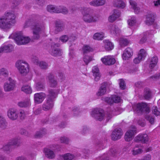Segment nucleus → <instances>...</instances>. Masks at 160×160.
Instances as JSON below:
<instances>
[{"label":"nucleus","instance_id":"f257e3e1","mask_svg":"<svg viewBox=\"0 0 160 160\" xmlns=\"http://www.w3.org/2000/svg\"><path fill=\"white\" fill-rule=\"evenodd\" d=\"M90 9L86 8H82L80 9L82 14V19L86 23H91L97 21L98 18L96 16H93L89 13Z\"/></svg>","mask_w":160,"mask_h":160},{"label":"nucleus","instance_id":"f03ea898","mask_svg":"<svg viewBox=\"0 0 160 160\" xmlns=\"http://www.w3.org/2000/svg\"><path fill=\"white\" fill-rule=\"evenodd\" d=\"M31 25H32L31 28L33 29V38L34 39H38L39 38V34L44 28L41 27L38 24L36 25L33 23L31 20L27 21L25 23L24 27L25 28H27Z\"/></svg>","mask_w":160,"mask_h":160},{"label":"nucleus","instance_id":"7ed1b4c3","mask_svg":"<svg viewBox=\"0 0 160 160\" xmlns=\"http://www.w3.org/2000/svg\"><path fill=\"white\" fill-rule=\"evenodd\" d=\"M11 37L15 40L16 43L18 45L26 44L31 41L30 39L28 37L24 36L22 32L12 33L11 35Z\"/></svg>","mask_w":160,"mask_h":160},{"label":"nucleus","instance_id":"20e7f679","mask_svg":"<svg viewBox=\"0 0 160 160\" xmlns=\"http://www.w3.org/2000/svg\"><path fill=\"white\" fill-rule=\"evenodd\" d=\"M58 92L52 89L49 90L48 98L43 106V109L44 110H48L52 108L53 106L52 100L56 97Z\"/></svg>","mask_w":160,"mask_h":160},{"label":"nucleus","instance_id":"39448f33","mask_svg":"<svg viewBox=\"0 0 160 160\" xmlns=\"http://www.w3.org/2000/svg\"><path fill=\"white\" fill-rule=\"evenodd\" d=\"M10 28V12L5 13L4 16L0 18V28L7 30Z\"/></svg>","mask_w":160,"mask_h":160},{"label":"nucleus","instance_id":"423d86ee","mask_svg":"<svg viewBox=\"0 0 160 160\" xmlns=\"http://www.w3.org/2000/svg\"><path fill=\"white\" fill-rule=\"evenodd\" d=\"M15 66L21 74H26L29 71V65L24 61L20 60L17 61L16 63Z\"/></svg>","mask_w":160,"mask_h":160},{"label":"nucleus","instance_id":"0eeeda50","mask_svg":"<svg viewBox=\"0 0 160 160\" xmlns=\"http://www.w3.org/2000/svg\"><path fill=\"white\" fill-rule=\"evenodd\" d=\"M136 133V128L134 126H132L126 132L125 135V139L127 141L131 140Z\"/></svg>","mask_w":160,"mask_h":160},{"label":"nucleus","instance_id":"6e6552de","mask_svg":"<svg viewBox=\"0 0 160 160\" xmlns=\"http://www.w3.org/2000/svg\"><path fill=\"white\" fill-rule=\"evenodd\" d=\"M91 115L96 119L101 121L103 118L104 112L102 109L96 108L92 112Z\"/></svg>","mask_w":160,"mask_h":160},{"label":"nucleus","instance_id":"1a4fd4ad","mask_svg":"<svg viewBox=\"0 0 160 160\" xmlns=\"http://www.w3.org/2000/svg\"><path fill=\"white\" fill-rule=\"evenodd\" d=\"M108 30L110 34L114 37H118L121 35L120 29L116 25H112L108 27Z\"/></svg>","mask_w":160,"mask_h":160},{"label":"nucleus","instance_id":"9d476101","mask_svg":"<svg viewBox=\"0 0 160 160\" xmlns=\"http://www.w3.org/2000/svg\"><path fill=\"white\" fill-rule=\"evenodd\" d=\"M103 63L106 65H110L113 64L116 62V60L113 56L108 55L104 56L101 59Z\"/></svg>","mask_w":160,"mask_h":160},{"label":"nucleus","instance_id":"9b49d317","mask_svg":"<svg viewBox=\"0 0 160 160\" xmlns=\"http://www.w3.org/2000/svg\"><path fill=\"white\" fill-rule=\"evenodd\" d=\"M146 56V51L144 49H141L138 53V57L133 60V62L135 64L139 63L141 61L144 59Z\"/></svg>","mask_w":160,"mask_h":160},{"label":"nucleus","instance_id":"f8f14e48","mask_svg":"<svg viewBox=\"0 0 160 160\" xmlns=\"http://www.w3.org/2000/svg\"><path fill=\"white\" fill-rule=\"evenodd\" d=\"M121 99L120 98L116 95H113L111 97H107L105 98L106 102L109 104H112L113 103H118L121 102Z\"/></svg>","mask_w":160,"mask_h":160},{"label":"nucleus","instance_id":"ddd939ff","mask_svg":"<svg viewBox=\"0 0 160 160\" xmlns=\"http://www.w3.org/2000/svg\"><path fill=\"white\" fill-rule=\"evenodd\" d=\"M136 107L137 110L140 112H148L150 111L149 107L144 103H138L136 104Z\"/></svg>","mask_w":160,"mask_h":160},{"label":"nucleus","instance_id":"4468645a","mask_svg":"<svg viewBox=\"0 0 160 160\" xmlns=\"http://www.w3.org/2000/svg\"><path fill=\"white\" fill-rule=\"evenodd\" d=\"M122 131L120 128L115 129L112 132L111 137L113 140H117L120 139L122 135Z\"/></svg>","mask_w":160,"mask_h":160},{"label":"nucleus","instance_id":"2eb2a0df","mask_svg":"<svg viewBox=\"0 0 160 160\" xmlns=\"http://www.w3.org/2000/svg\"><path fill=\"white\" fill-rule=\"evenodd\" d=\"M148 138L147 134H140L136 137L134 141L136 142H141L144 143H146L148 142Z\"/></svg>","mask_w":160,"mask_h":160},{"label":"nucleus","instance_id":"dca6fc26","mask_svg":"<svg viewBox=\"0 0 160 160\" xmlns=\"http://www.w3.org/2000/svg\"><path fill=\"white\" fill-rule=\"evenodd\" d=\"M53 45V43L52 44L50 53L54 56H58L61 55V51L58 48H56V47H58V45L54 44L55 46H54Z\"/></svg>","mask_w":160,"mask_h":160},{"label":"nucleus","instance_id":"f3484780","mask_svg":"<svg viewBox=\"0 0 160 160\" xmlns=\"http://www.w3.org/2000/svg\"><path fill=\"white\" fill-rule=\"evenodd\" d=\"M132 55L133 51L132 49L130 48H128L125 50L122 55V58L124 60H128Z\"/></svg>","mask_w":160,"mask_h":160},{"label":"nucleus","instance_id":"a211bd4d","mask_svg":"<svg viewBox=\"0 0 160 160\" xmlns=\"http://www.w3.org/2000/svg\"><path fill=\"white\" fill-rule=\"evenodd\" d=\"M45 96V94L42 92L36 93L34 97L35 101L37 103H40L43 100Z\"/></svg>","mask_w":160,"mask_h":160},{"label":"nucleus","instance_id":"6ab92c4d","mask_svg":"<svg viewBox=\"0 0 160 160\" xmlns=\"http://www.w3.org/2000/svg\"><path fill=\"white\" fill-rule=\"evenodd\" d=\"M156 33V32L155 31L151 30L148 31H147L144 33L143 36L142 38L141 39L140 41V43H143L146 41V36L150 37L154 33Z\"/></svg>","mask_w":160,"mask_h":160},{"label":"nucleus","instance_id":"aec40b11","mask_svg":"<svg viewBox=\"0 0 160 160\" xmlns=\"http://www.w3.org/2000/svg\"><path fill=\"white\" fill-rule=\"evenodd\" d=\"M120 15V13L119 11L117 10H114L112 14L108 18V20L110 22H114L116 18H118Z\"/></svg>","mask_w":160,"mask_h":160},{"label":"nucleus","instance_id":"412c9836","mask_svg":"<svg viewBox=\"0 0 160 160\" xmlns=\"http://www.w3.org/2000/svg\"><path fill=\"white\" fill-rule=\"evenodd\" d=\"M154 16L152 13L148 14L146 16V20L145 21L146 24L148 25L152 24L154 23Z\"/></svg>","mask_w":160,"mask_h":160},{"label":"nucleus","instance_id":"4be33fe9","mask_svg":"<svg viewBox=\"0 0 160 160\" xmlns=\"http://www.w3.org/2000/svg\"><path fill=\"white\" fill-rule=\"evenodd\" d=\"M105 3V0H92L89 3L91 6L98 7L103 5Z\"/></svg>","mask_w":160,"mask_h":160},{"label":"nucleus","instance_id":"5701e85b","mask_svg":"<svg viewBox=\"0 0 160 160\" xmlns=\"http://www.w3.org/2000/svg\"><path fill=\"white\" fill-rule=\"evenodd\" d=\"M130 7L134 11L136 14L140 12V8L138 7L137 3L134 0H130L129 1Z\"/></svg>","mask_w":160,"mask_h":160},{"label":"nucleus","instance_id":"b1692460","mask_svg":"<svg viewBox=\"0 0 160 160\" xmlns=\"http://www.w3.org/2000/svg\"><path fill=\"white\" fill-rule=\"evenodd\" d=\"M104 44V48L107 51L112 50L114 48L113 44L108 40H105L103 41Z\"/></svg>","mask_w":160,"mask_h":160},{"label":"nucleus","instance_id":"393cba45","mask_svg":"<svg viewBox=\"0 0 160 160\" xmlns=\"http://www.w3.org/2000/svg\"><path fill=\"white\" fill-rule=\"evenodd\" d=\"M53 78L54 76L52 74H50L48 76L49 84L50 87H54L57 85V81L54 79Z\"/></svg>","mask_w":160,"mask_h":160},{"label":"nucleus","instance_id":"a878e982","mask_svg":"<svg viewBox=\"0 0 160 160\" xmlns=\"http://www.w3.org/2000/svg\"><path fill=\"white\" fill-rule=\"evenodd\" d=\"M92 72L93 76L94 77V80L95 81H98L100 77V75L99 72L98 68L96 66L93 67L92 69Z\"/></svg>","mask_w":160,"mask_h":160},{"label":"nucleus","instance_id":"bb28decb","mask_svg":"<svg viewBox=\"0 0 160 160\" xmlns=\"http://www.w3.org/2000/svg\"><path fill=\"white\" fill-rule=\"evenodd\" d=\"M140 146L139 144H135V146L131 150L132 154L133 155H136L141 153L142 150L141 148H139Z\"/></svg>","mask_w":160,"mask_h":160},{"label":"nucleus","instance_id":"cd10ccee","mask_svg":"<svg viewBox=\"0 0 160 160\" xmlns=\"http://www.w3.org/2000/svg\"><path fill=\"white\" fill-rule=\"evenodd\" d=\"M44 152L46 156L48 158H52L55 156L53 152L49 149L45 148L44 150Z\"/></svg>","mask_w":160,"mask_h":160},{"label":"nucleus","instance_id":"c85d7f7f","mask_svg":"<svg viewBox=\"0 0 160 160\" xmlns=\"http://www.w3.org/2000/svg\"><path fill=\"white\" fill-rule=\"evenodd\" d=\"M106 92V84L105 83H103L100 87L97 94L98 96H101L104 94Z\"/></svg>","mask_w":160,"mask_h":160},{"label":"nucleus","instance_id":"c756f323","mask_svg":"<svg viewBox=\"0 0 160 160\" xmlns=\"http://www.w3.org/2000/svg\"><path fill=\"white\" fill-rule=\"evenodd\" d=\"M34 62L36 64L39 65L42 69H46L48 68V65L46 62L43 61L40 62L38 59H36L35 60Z\"/></svg>","mask_w":160,"mask_h":160},{"label":"nucleus","instance_id":"7c9ffc66","mask_svg":"<svg viewBox=\"0 0 160 160\" xmlns=\"http://www.w3.org/2000/svg\"><path fill=\"white\" fill-rule=\"evenodd\" d=\"M8 123L5 119L0 114V127L2 129H5L7 127Z\"/></svg>","mask_w":160,"mask_h":160},{"label":"nucleus","instance_id":"2f4dec72","mask_svg":"<svg viewBox=\"0 0 160 160\" xmlns=\"http://www.w3.org/2000/svg\"><path fill=\"white\" fill-rule=\"evenodd\" d=\"M115 7L124 8L126 6V3L122 0L115 1L113 3Z\"/></svg>","mask_w":160,"mask_h":160},{"label":"nucleus","instance_id":"473e14b6","mask_svg":"<svg viewBox=\"0 0 160 160\" xmlns=\"http://www.w3.org/2000/svg\"><path fill=\"white\" fill-rule=\"evenodd\" d=\"M104 36V34L103 32H97L94 34L93 38L95 40H100L102 39Z\"/></svg>","mask_w":160,"mask_h":160},{"label":"nucleus","instance_id":"72a5a7b5","mask_svg":"<svg viewBox=\"0 0 160 160\" xmlns=\"http://www.w3.org/2000/svg\"><path fill=\"white\" fill-rule=\"evenodd\" d=\"M158 58L157 57H154L150 60L149 67L151 68H153L156 65L158 62Z\"/></svg>","mask_w":160,"mask_h":160},{"label":"nucleus","instance_id":"f704fd0d","mask_svg":"<svg viewBox=\"0 0 160 160\" xmlns=\"http://www.w3.org/2000/svg\"><path fill=\"white\" fill-rule=\"evenodd\" d=\"M18 112L16 109H11V119H16L18 117Z\"/></svg>","mask_w":160,"mask_h":160},{"label":"nucleus","instance_id":"c9c22d12","mask_svg":"<svg viewBox=\"0 0 160 160\" xmlns=\"http://www.w3.org/2000/svg\"><path fill=\"white\" fill-rule=\"evenodd\" d=\"M62 157L64 160H76L74 156L70 153L65 154Z\"/></svg>","mask_w":160,"mask_h":160},{"label":"nucleus","instance_id":"e433bc0d","mask_svg":"<svg viewBox=\"0 0 160 160\" xmlns=\"http://www.w3.org/2000/svg\"><path fill=\"white\" fill-rule=\"evenodd\" d=\"M68 12V10L65 7L59 6L58 8L57 13H62L63 14H67Z\"/></svg>","mask_w":160,"mask_h":160},{"label":"nucleus","instance_id":"4c0bfd02","mask_svg":"<svg viewBox=\"0 0 160 160\" xmlns=\"http://www.w3.org/2000/svg\"><path fill=\"white\" fill-rule=\"evenodd\" d=\"M22 91L27 93H31L32 90L29 85H24L21 88Z\"/></svg>","mask_w":160,"mask_h":160},{"label":"nucleus","instance_id":"58836bf2","mask_svg":"<svg viewBox=\"0 0 160 160\" xmlns=\"http://www.w3.org/2000/svg\"><path fill=\"white\" fill-rule=\"evenodd\" d=\"M58 7H55L54 6L51 5H48L47 7V10L51 12L57 13Z\"/></svg>","mask_w":160,"mask_h":160},{"label":"nucleus","instance_id":"ea45409f","mask_svg":"<svg viewBox=\"0 0 160 160\" xmlns=\"http://www.w3.org/2000/svg\"><path fill=\"white\" fill-rule=\"evenodd\" d=\"M10 50V45H5L3 46H2L0 48V53H2L3 52H8Z\"/></svg>","mask_w":160,"mask_h":160},{"label":"nucleus","instance_id":"a19ab883","mask_svg":"<svg viewBox=\"0 0 160 160\" xmlns=\"http://www.w3.org/2000/svg\"><path fill=\"white\" fill-rule=\"evenodd\" d=\"M93 60L92 57L89 56L85 55L83 58V61L86 65H87L90 61Z\"/></svg>","mask_w":160,"mask_h":160},{"label":"nucleus","instance_id":"79ce46f5","mask_svg":"<svg viewBox=\"0 0 160 160\" xmlns=\"http://www.w3.org/2000/svg\"><path fill=\"white\" fill-rule=\"evenodd\" d=\"M119 41V44L122 47L127 45L128 43L127 40L123 38H121Z\"/></svg>","mask_w":160,"mask_h":160},{"label":"nucleus","instance_id":"37998d69","mask_svg":"<svg viewBox=\"0 0 160 160\" xmlns=\"http://www.w3.org/2000/svg\"><path fill=\"white\" fill-rule=\"evenodd\" d=\"M8 75V70L4 68L0 69V77L3 76L4 77H7Z\"/></svg>","mask_w":160,"mask_h":160},{"label":"nucleus","instance_id":"c03bdc74","mask_svg":"<svg viewBox=\"0 0 160 160\" xmlns=\"http://www.w3.org/2000/svg\"><path fill=\"white\" fill-rule=\"evenodd\" d=\"M4 90L5 92L10 91V78H8V82H6L4 86Z\"/></svg>","mask_w":160,"mask_h":160},{"label":"nucleus","instance_id":"a18cd8bd","mask_svg":"<svg viewBox=\"0 0 160 160\" xmlns=\"http://www.w3.org/2000/svg\"><path fill=\"white\" fill-rule=\"evenodd\" d=\"M136 22V18L134 17H132L130 19L128 20V23L129 26H133Z\"/></svg>","mask_w":160,"mask_h":160},{"label":"nucleus","instance_id":"49530a36","mask_svg":"<svg viewBox=\"0 0 160 160\" xmlns=\"http://www.w3.org/2000/svg\"><path fill=\"white\" fill-rule=\"evenodd\" d=\"M92 48L87 45H84L82 48V51L84 53L89 52L92 51Z\"/></svg>","mask_w":160,"mask_h":160},{"label":"nucleus","instance_id":"de8ad7c7","mask_svg":"<svg viewBox=\"0 0 160 160\" xmlns=\"http://www.w3.org/2000/svg\"><path fill=\"white\" fill-rule=\"evenodd\" d=\"M18 105L21 107H27L30 105V102L29 101L26 102H20L18 103Z\"/></svg>","mask_w":160,"mask_h":160},{"label":"nucleus","instance_id":"09e8293b","mask_svg":"<svg viewBox=\"0 0 160 160\" xmlns=\"http://www.w3.org/2000/svg\"><path fill=\"white\" fill-rule=\"evenodd\" d=\"M56 29L57 31H61L64 29V25L62 23H59L56 24Z\"/></svg>","mask_w":160,"mask_h":160},{"label":"nucleus","instance_id":"8fccbe9b","mask_svg":"<svg viewBox=\"0 0 160 160\" xmlns=\"http://www.w3.org/2000/svg\"><path fill=\"white\" fill-rule=\"evenodd\" d=\"M145 93L144 95L145 98L146 99H148L150 98L151 94V92L148 89L145 90Z\"/></svg>","mask_w":160,"mask_h":160},{"label":"nucleus","instance_id":"3c124183","mask_svg":"<svg viewBox=\"0 0 160 160\" xmlns=\"http://www.w3.org/2000/svg\"><path fill=\"white\" fill-rule=\"evenodd\" d=\"M44 87V84L43 83L38 82L36 84V88L38 90H41Z\"/></svg>","mask_w":160,"mask_h":160},{"label":"nucleus","instance_id":"603ef678","mask_svg":"<svg viewBox=\"0 0 160 160\" xmlns=\"http://www.w3.org/2000/svg\"><path fill=\"white\" fill-rule=\"evenodd\" d=\"M60 140L61 143H65V144H68L69 142L68 139L67 138L65 137H61L60 139Z\"/></svg>","mask_w":160,"mask_h":160},{"label":"nucleus","instance_id":"864d4df0","mask_svg":"<svg viewBox=\"0 0 160 160\" xmlns=\"http://www.w3.org/2000/svg\"><path fill=\"white\" fill-rule=\"evenodd\" d=\"M10 143L8 142L7 143L5 144L3 148V150L5 151H9L10 149Z\"/></svg>","mask_w":160,"mask_h":160},{"label":"nucleus","instance_id":"5fc2aeb1","mask_svg":"<svg viewBox=\"0 0 160 160\" xmlns=\"http://www.w3.org/2000/svg\"><path fill=\"white\" fill-rule=\"evenodd\" d=\"M16 22L15 16L14 14L11 13V25Z\"/></svg>","mask_w":160,"mask_h":160},{"label":"nucleus","instance_id":"6e6d98bb","mask_svg":"<svg viewBox=\"0 0 160 160\" xmlns=\"http://www.w3.org/2000/svg\"><path fill=\"white\" fill-rule=\"evenodd\" d=\"M119 86L121 89H124L125 88V85L124 81L122 79L119 80Z\"/></svg>","mask_w":160,"mask_h":160},{"label":"nucleus","instance_id":"4d7b16f0","mask_svg":"<svg viewBox=\"0 0 160 160\" xmlns=\"http://www.w3.org/2000/svg\"><path fill=\"white\" fill-rule=\"evenodd\" d=\"M152 112L156 116L160 115V112L158 110L156 106L153 107Z\"/></svg>","mask_w":160,"mask_h":160},{"label":"nucleus","instance_id":"13d9d810","mask_svg":"<svg viewBox=\"0 0 160 160\" xmlns=\"http://www.w3.org/2000/svg\"><path fill=\"white\" fill-rule=\"evenodd\" d=\"M68 39V36L65 35L62 36L60 38V40L63 42H66Z\"/></svg>","mask_w":160,"mask_h":160},{"label":"nucleus","instance_id":"bf43d9fd","mask_svg":"<svg viewBox=\"0 0 160 160\" xmlns=\"http://www.w3.org/2000/svg\"><path fill=\"white\" fill-rule=\"evenodd\" d=\"M146 118L149 121L151 124H152L154 122V118L152 116H148L146 117Z\"/></svg>","mask_w":160,"mask_h":160},{"label":"nucleus","instance_id":"052dcab7","mask_svg":"<svg viewBox=\"0 0 160 160\" xmlns=\"http://www.w3.org/2000/svg\"><path fill=\"white\" fill-rule=\"evenodd\" d=\"M109 153L110 155L114 156L116 154V150L114 148H112L110 150Z\"/></svg>","mask_w":160,"mask_h":160},{"label":"nucleus","instance_id":"680f3d73","mask_svg":"<svg viewBox=\"0 0 160 160\" xmlns=\"http://www.w3.org/2000/svg\"><path fill=\"white\" fill-rule=\"evenodd\" d=\"M11 90H12L15 88V81L11 79Z\"/></svg>","mask_w":160,"mask_h":160},{"label":"nucleus","instance_id":"e2e57ef3","mask_svg":"<svg viewBox=\"0 0 160 160\" xmlns=\"http://www.w3.org/2000/svg\"><path fill=\"white\" fill-rule=\"evenodd\" d=\"M153 3L154 6L158 7L160 5V0H154Z\"/></svg>","mask_w":160,"mask_h":160},{"label":"nucleus","instance_id":"0e129e2a","mask_svg":"<svg viewBox=\"0 0 160 160\" xmlns=\"http://www.w3.org/2000/svg\"><path fill=\"white\" fill-rule=\"evenodd\" d=\"M151 156L150 155L148 154L144 156L143 158L142 159V160H150Z\"/></svg>","mask_w":160,"mask_h":160},{"label":"nucleus","instance_id":"69168bd1","mask_svg":"<svg viewBox=\"0 0 160 160\" xmlns=\"http://www.w3.org/2000/svg\"><path fill=\"white\" fill-rule=\"evenodd\" d=\"M20 117L21 119H23L25 116L24 112L23 111H21L20 113Z\"/></svg>","mask_w":160,"mask_h":160},{"label":"nucleus","instance_id":"338daca9","mask_svg":"<svg viewBox=\"0 0 160 160\" xmlns=\"http://www.w3.org/2000/svg\"><path fill=\"white\" fill-rule=\"evenodd\" d=\"M42 134L40 132H37L35 134V137L36 138H39L42 137Z\"/></svg>","mask_w":160,"mask_h":160},{"label":"nucleus","instance_id":"774afa93","mask_svg":"<svg viewBox=\"0 0 160 160\" xmlns=\"http://www.w3.org/2000/svg\"><path fill=\"white\" fill-rule=\"evenodd\" d=\"M18 1H19V0H17L16 1H15V2H12V7H13V8L14 7L16 6L18 4Z\"/></svg>","mask_w":160,"mask_h":160}]
</instances>
